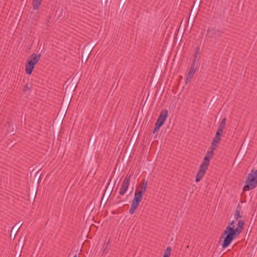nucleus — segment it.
Segmentation results:
<instances>
[{"label": "nucleus", "instance_id": "obj_1", "mask_svg": "<svg viewBox=\"0 0 257 257\" xmlns=\"http://www.w3.org/2000/svg\"><path fill=\"white\" fill-rule=\"evenodd\" d=\"M240 209L237 208L233 213L234 219L232 220L223 233V241L221 244L223 248L227 247L243 230L244 220L241 219L242 216L240 213Z\"/></svg>", "mask_w": 257, "mask_h": 257}, {"label": "nucleus", "instance_id": "obj_2", "mask_svg": "<svg viewBox=\"0 0 257 257\" xmlns=\"http://www.w3.org/2000/svg\"><path fill=\"white\" fill-rule=\"evenodd\" d=\"M222 136V134H220L218 132L216 133L215 136L213 138L211 143V150L207 152L206 156L204 157L203 161L201 163L199 171L196 176L195 181L197 182H199L201 180L204 176L206 170L208 169L210 160L213 158L214 155L213 151L217 147L218 144L221 141V137Z\"/></svg>", "mask_w": 257, "mask_h": 257}, {"label": "nucleus", "instance_id": "obj_3", "mask_svg": "<svg viewBox=\"0 0 257 257\" xmlns=\"http://www.w3.org/2000/svg\"><path fill=\"white\" fill-rule=\"evenodd\" d=\"M147 186V181H144L143 183H140L137 188L129 210L131 214H133L139 207L143 199V194L146 192Z\"/></svg>", "mask_w": 257, "mask_h": 257}, {"label": "nucleus", "instance_id": "obj_4", "mask_svg": "<svg viewBox=\"0 0 257 257\" xmlns=\"http://www.w3.org/2000/svg\"><path fill=\"white\" fill-rule=\"evenodd\" d=\"M256 187H257V170L253 169L247 176L243 191L253 190Z\"/></svg>", "mask_w": 257, "mask_h": 257}, {"label": "nucleus", "instance_id": "obj_5", "mask_svg": "<svg viewBox=\"0 0 257 257\" xmlns=\"http://www.w3.org/2000/svg\"><path fill=\"white\" fill-rule=\"evenodd\" d=\"M132 177V174H127L126 177L125 178L124 180H123L119 191V194L120 195H124L126 192L127 191Z\"/></svg>", "mask_w": 257, "mask_h": 257}, {"label": "nucleus", "instance_id": "obj_6", "mask_svg": "<svg viewBox=\"0 0 257 257\" xmlns=\"http://www.w3.org/2000/svg\"><path fill=\"white\" fill-rule=\"evenodd\" d=\"M168 116V111L167 109H163L161 112H160V114L159 116V117L158 118V119L157 120V122L156 123H157V125L159 127H161L165 121L167 117Z\"/></svg>", "mask_w": 257, "mask_h": 257}, {"label": "nucleus", "instance_id": "obj_7", "mask_svg": "<svg viewBox=\"0 0 257 257\" xmlns=\"http://www.w3.org/2000/svg\"><path fill=\"white\" fill-rule=\"evenodd\" d=\"M221 32L213 27H209L207 30L206 37L209 38L218 37Z\"/></svg>", "mask_w": 257, "mask_h": 257}, {"label": "nucleus", "instance_id": "obj_8", "mask_svg": "<svg viewBox=\"0 0 257 257\" xmlns=\"http://www.w3.org/2000/svg\"><path fill=\"white\" fill-rule=\"evenodd\" d=\"M40 54H33L29 58L28 62H30L31 64L35 66L40 60Z\"/></svg>", "mask_w": 257, "mask_h": 257}, {"label": "nucleus", "instance_id": "obj_9", "mask_svg": "<svg viewBox=\"0 0 257 257\" xmlns=\"http://www.w3.org/2000/svg\"><path fill=\"white\" fill-rule=\"evenodd\" d=\"M196 72V69L194 68V66L193 67H191L190 69H189L186 77V83H187L188 82H189L193 77L194 76L195 73Z\"/></svg>", "mask_w": 257, "mask_h": 257}, {"label": "nucleus", "instance_id": "obj_10", "mask_svg": "<svg viewBox=\"0 0 257 257\" xmlns=\"http://www.w3.org/2000/svg\"><path fill=\"white\" fill-rule=\"evenodd\" d=\"M226 119L225 118H223L221 122H220L218 130L216 132H218L220 134H222L223 130H224L226 125Z\"/></svg>", "mask_w": 257, "mask_h": 257}, {"label": "nucleus", "instance_id": "obj_11", "mask_svg": "<svg viewBox=\"0 0 257 257\" xmlns=\"http://www.w3.org/2000/svg\"><path fill=\"white\" fill-rule=\"evenodd\" d=\"M34 65L31 64L30 62H27L26 65V71L27 74H31L34 68Z\"/></svg>", "mask_w": 257, "mask_h": 257}, {"label": "nucleus", "instance_id": "obj_12", "mask_svg": "<svg viewBox=\"0 0 257 257\" xmlns=\"http://www.w3.org/2000/svg\"><path fill=\"white\" fill-rule=\"evenodd\" d=\"M42 0H32V6L34 10H37L42 3Z\"/></svg>", "mask_w": 257, "mask_h": 257}, {"label": "nucleus", "instance_id": "obj_13", "mask_svg": "<svg viewBox=\"0 0 257 257\" xmlns=\"http://www.w3.org/2000/svg\"><path fill=\"white\" fill-rule=\"evenodd\" d=\"M109 241H105L102 246V254L105 255L108 252V246L109 245Z\"/></svg>", "mask_w": 257, "mask_h": 257}, {"label": "nucleus", "instance_id": "obj_14", "mask_svg": "<svg viewBox=\"0 0 257 257\" xmlns=\"http://www.w3.org/2000/svg\"><path fill=\"white\" fill-rule=\"evenodd\" d=\"M171 247L170 246H168L167 247V248L165 249L164 254L163 256V257H170L171 255Z\"/></svg>", "mask_w": 257, "mask_h": 257}, {"label": "nucleus", "instance_id": "obj_15", "mask_svg": "<svg viewBox=\"0 0 257 257\" xmlns=\"http://www.w3.org/2000/svg\"><path fill=\"white\" fill-rule=\"evenodd\" d=\"M199 55V52L198 51L197 52H195L194 56V62L195 63L197 61L198 57Z\"/></svg>", "mask_w": 257, "mask_h": 257}, {"label": "nucleus", "instance_id": "obj_16", "mask_svg": "<svg viewBox=\"0 0 257 257\" xmlns=\"http://www.w3.org/2000/svg\"><path fill=\"white\" fill-rule=\"evenodd\" d=\"M31 89V87L28 85H26L24 88L23 91L24 92H27L28 91H30Z\"/></svg>", "mask_w": 257, "mask_h": 257}, {"label": "nucleus", "instance_id": "obj_17", "mask_svg": "<svg viewBox=\"0 0 257 257\" xmlns=\"http://www.w3.org/2000/svg\"><path fill=\"white\" fill-rule=\"evenodd\" d=\"M155 125H156V127H155V128L154 130V133L156 132H157L158 131V130L159 129V128L160 127H159L158 126V125H157V123H156Z\"/></svg>", "mask_w": 257, "mask_h": 257}, {"label": "nucleus", "instance_id": "obj_18", "mask_svg": "<svg viewBox=\"0 0 257 257\" xmlns=\"http://www.w3.org/2000/svg\"><path fill=\"white\" fill-rule=\"evenodd\" d=\"M73 257H77V255H75Z\"/></svg>", "mask_w": 257, "mask_h": 257}]
</instances>
